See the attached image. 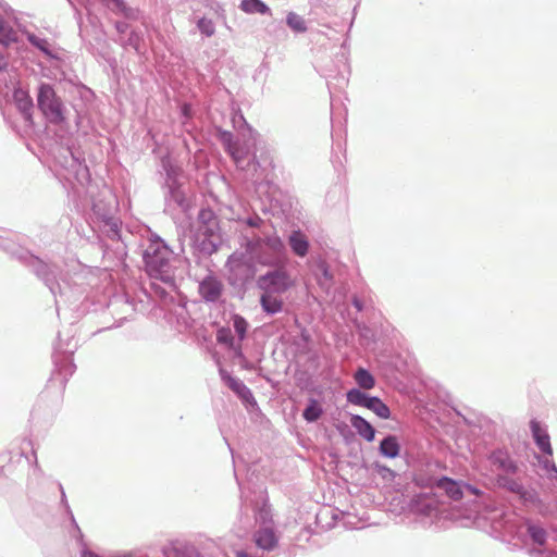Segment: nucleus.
I'll use <instances>...</instances> for the list:
<instances>
[{
    "mask_svg": "<svg viewBox=\"0 0 557 557\" xmlns=\"http://www.w3.org/2000/svg\"><path fill=\"white\" fill-rule=\"evenodd\" d=\"M55 176L83 206L92 202L89 169L70 148L63 149L55 159Z\"/></svg>",
    "mask_w": 557,
    "mask_h": 557,
    "instance_id": "1",
    "label": "nucleus"
},
{
    "mask_svg": "<svg viewBox=\"0 0 557 557\" xmlns=\"http://www.w3.org/2000/svg\"><path fill=\"white\" fill-rule=\"evenodd\" d=\"M145 270L150 278H174L171 272L176 264H184L186 260L174 255L168 244L158 235L151 234L143 251Z\"/></svg>",
    "mask_w": 557,
    "mask_h": 557,
    "instance_id": "2",
    "label": "nucleus"
},
{
    "mask_svg": "<svg viewBox=\"0 0 557 557\" xmlns=\"http://www.w3.org/2000/svg\"><path fill=\"white\" fill-rule=\"evenodd\" d=\"M222 244V234L218 215L210 208H202L197 216L191 237L195 256L209 257L216 252Z\"/></svg>",
    "mask_w": 557,
    "mask_h": 557,
    "instance_id": "3",
    "label": "nucleus"
},
{
    "mask_svg": "<svg viewBox=\"0 0 557 557\" xmlns=\"http://www.w3.org/2000/svg\"><path fill=\"white\" fill-rule=\"evenodd\" d=\"M162 168L165 172V208L166 213H172L175 209H180L182 212H187L190 208V200L186 197V194L180 183L177 182L178 169L175 168L170 159H162Z\"/></svg>",
    "mask_w": 557,
    "mask_h": 557,
    "instance_id": "4",
    "label": "nucleus"
},
{
    "mask_svg": "<svg viewBox=\"0 0 557 557\" xmlns=\"http://www.w3.org/2000/svg\"><path fill=\"white\" fill-rule=\"evenodd\" d=\"M37 107L49 123L60 125L65 121V106L50 84L38 86Z\"/></svg>",
    "mask_w": 557,
    "mask_h": 557,
    "instance_id": "5",
    "label": "nucleus"
},
{
    "mask_svg": "<svg viewBox=\"0 0 557 557\" xmlns=\"http://www.w3.org/2000/svg\"><path fill=\"white\" fill-rule=\"evenodd\" d=\"M256 523L258 529L252 535L253 543L262 550H273L278 544V537L274 530V520L269 506L264 505L260 508Z\"/></svg>",
    "mask_w": 557,
    "mask_h": 557,
    "instance_id": "6",
    "label": "nucleus"
},
{
    "mask_svg": "<svg viewBox=\"0 0 557 557\" xmlns=\"http://www.w3.org/2000/svg\"><path fill=\"white\" fill-rule=\"evenodd\" d=\"M261 285L263 290L260 296V302L267 313L274 314L282 310L283 307V293L286 290L287 285L284 281H263Z\"/></svg>",
    "mask_w": 557,
    "mask_h": 557,
    "instance_id": "7",
    "label": "nucleus"
},
{
    "mask_svg": "<svg viewBox=\"0 0 557 557\" xmlns=\"http://www.w3.org/2000/svg\"><path fill=\"white\" fill-rule=\"evenodd\" d=\"M248 131L250 133V138L248 139V141L243 145L237 143L228 151V153L231 154V157L234 160L237 168L245 170V171H250V169L256 171L257 168L259 166V162L256 160V156H253L251 159H248V157L251 151V146L255 145L257 134L249 126H248Z\"/></svg>",
    "mask_w": 557,
    "mask_h": 557,
    "instance_id": "8",
    "label": "nucleus"
},
{
    "mask_svg": "<svg viewBox=\"0 0 557 557\" xmlns=\"http://www.w3.org/2000/svg\"><path fill=\"white\" fill-rule=\"evenodd\" d=\"M17 259L21 260L26 267L33 270V273L37 276L53 275L52 265L32 255L28 251H21L16 255Z\"/></svg>",
    "mask_w": 557,
    "mask_h": 557,
    "instance_id": "9",
    "label": "nucleus"
},
{
    "mask_svg": "<svg viewBox=\"0 0 557 557\" xmlns=\"http://www.w3.org/2000/svg\"><path fill=\"white\" fill-rule=\"evenodd\" d=\"M13 100L25 122L33 124L34 102L29 94L22 88H15L13 91Z\"/></svg>",
    "mask_w": 557,
    "mask_h": 557,
    "instance_id": "10",
    "label": "nucleus"
},
{
    "mask_svg": "<svg viewBox=\"0 0 557 557\" xmlns=\"http://www.w3.org/2000/svg\"><path fill=\"white\" fill-rule=\"evenodd\" d=\"M497 484L515 494H518L524 500H531L533 498V495L525 491L518 480L511 479L506 474H499L497 476Z\"/></svg>",
    "mask_w": 557,
    "mask_h": 557,
    "instance_id": "11",
    "label": "nucleus"
},
{
    "mask_svg": "<svg viewBox=\"0 0 557 557\" xmlns=\"http://www.w3.org/2000/svg\"><path fill=\"white\" fill-rule=\"evenodd\" d=\"M102 2L114 13L122 14L128 20H139L140 12L138 9L128 7L124 0H102Z\"/></svg>",
    "mask_w": 557,
    "mask_h": 557,
    "instance_id": "12",
    "label": "nucleus"
},
{
    "mask_svg": "<svg viewBox=\"0 0 557 557\" xmlns=\"http://www.w3.org/2000/svg\"><path fill=\"white\" fill-rule=\"evenodd\" d=\"M531 431L539 448L549 456L553 455V448L550 445L548 434L541 428L537 421H531Z\"/></svg>",
    "mask_w": 557,
    "mask_h": 557,
    "instance_id": "13",
    "label": "nucleus"
},
{
    "mask_svg": "<svg viewBox=\"0 0 557 557\" xmlns=\"http://www.w3.org/2000/svg\"><path fill=\"white\" fill-rule=\"evenodd\" d=\"M350 423L361 437L368 442H372L374 440V428L366 419L356 414L351 417Z\"/></svg>",
    "mask_w": 557,
    "mask_h": 557,
    "instance_id": "14",
    "label": "nucleus"
},
{
    "mask_svg": "<svg viewBox=\"0 0 557 557\" xmlns=\"http://www.w3.org/2000/svg\"><path fill=\"white\" fill-rule=\"evenodd\" d=\"M289 246L294 253L299 257H305L308 252L309 243L306 236L300 231H294L289 235Z\"/></svg>",
    "mask_w": 557,
    "mask_h": 557,
    "instance_id": "15",
    "label": "nucleus"
},
{
    "mask_svg": "<svg viewBox=\"0 0 557 557\" xmlns=\"http://www.w3.org/2000/svg\"><path fill=\"white\" fill-rule=\"evenodd\" d=\"M436 486L444 490L446 495L454 500H460L463 493L458 483L449 478H442L436 482Z\"/></svg>",
    "mask_w": 557,
    "mask_h": 557,
    "instance_id": "16",
    "label": "nucleus"
},
{
    "mask_svg": "<svg viewBox=\"0 0 557 557\" xmlns=\"http://www.w3.org/2000/svg\"><path fill=\"white\" fill-rule=\"evenodd\" d=\"M199 293L209 301H214L221 294L220 281H201L199 284Z\"/></svg>",
    "mask_w": 557,
    "mask_h": 557,
    "instance_id": "17",
    "label": "nucleus"
},
{
    "mask_svg": "<svg viewBox=\"0 0 557 557\" xmlns=\"http://www.w3.org/2000/svg\"><path fill=\"white\" fill-rule=\"evenodd\" d=\"M28 42L40 50L45 55L50 59H58V55L53 52V49L46 38L38 37L33 33H26Z\"/></svg>",
    "mask_w": 557,
    "mask_h": 557,
    "instance_id": "18",
    "label": "nucleus"
},
{
    "mask_svg": "<svg viewBox=\"0 0 557 557\" xmlns=\"http://www.w3.org/2000/svg\"><path fill=\"white\" fill-rule=\"evenodd\" d=\"M226 385L238 395L244 401L249 403L253 397L249 388L238 379L232 377L230 375L224 377Z\"/></svg>",
    "mask_w": 557,
    "mask_h": 557,
    "instance_id": "19",
    "label": "nucleus"
},
{
    "mask_svg": "<svg viewBox=\"0 0 557 557\" xmlns=\"http://www.w3.org/2000/svg\"><path fill=\"white\" fill-rule=\"evenodd\" d=\"M493 463L506 475L515 474L518 471L516 462L503 453L493 455Z\"/></svg>",
    "mask_w": 557,
    "mask_h": 557,
    "instance_id": "20",
    "label": "nucleus"
},
{
    "mask_svg": "<svg viewBox=\"0 0 557 557\" xmlns=\"http://www.w3.org/2000/svg\"><path fill=\"white\" fill-rule=\"evenodd\" d=\"M239 9L247 14H271L270 8L261 0H242Z\"/></svg>",
    "mask_w": 557,
    "mask_h": 557,
    "instance_id": "21",
    "label": "nucleus"
},
{
    "mask_svg": "<svg viewBox=\"0 0 557 557\" xmlns=\"http://www.w3.org/2000/svg\"><path fill=\"white\" fill-rule=\"evenodd\" d=\"M17 41V33L11 24L0 14V45L8 47Z\"/></svg>",
    "mask_w": 557,
    "mask_h": 557,
    "instance_id": "22",
    "label": "nucleus"
},
{
    "mask_svg": "<svg viewBox=\"0 0 557 557\" xmlns=\"http://www.w3.org/2000/svg\"><path fill=\"white\" fill-rule=\"evenodd\" d=\"M399 449L400 447L395 436H387L380 444L381 454L388 458L397 457Z\"/></svg>",
    "mask_w": 557,
    "mask_h": 557,
    "instance_id": "23",
    "label": "nucleus"
},
{
    "mask_svg": "<svg viewBox=\"0 0 557 557\" xmlns=\"http://www.w3.org/2000/svg\"><path fill=\"white\" fill-rule=\"evenodd\" d=\"M366 408L373 411L377 417L382 419H388L391 416L389 408L377 397H370Z\"/></svg>",
    "mask_w": 557,
    "mask_h": 557,
    "instance_id": "24",
    "label": "nucleus"
},
{
    "mask_svg": "<svg viewBox=\"0 0 557 557\" xmlns=\"http://www.w3.org/2000/svg\"><path fill=\"white\" fill-rule=\"evenodd\" d=\"M354 377L356 383L363 389H371L375 385L373 375L363 368H359Z\"/></svg>",
    "mask_w": 557,
    "mask_h": 557,
    "instance_id": "25",
    "label": "nucleus"
},
{
    "mask_svg": "<svg viewBox=\"0 0 557 557\" xmlns=\"http://www.w3.org/2000/svg\"><path fill=\"white\" fill-rule=\"evenodd\" d=\"M286 24L295 33H305L307 24L302 16L295 12H289L286 16Z\"/></svg>",
    "mask_w": 557,
    "mask_h": 557,
    "instance_id": "26",
    "label": "nucleus"
},
{
    "mask_svg": "<svg viewBox=\"0 0 557 557\" xmlns=\"http://www.w3.org/2000/svg\"><path fill=\"white\" fill-rule=\"evenodd\" d=\"M166 557H199L194 547H172L165 552Z\"/></svg>",
    "mask_w": 557,
    "mask_h": 557,
    "instance_id": "27",
    "label": "nucleus"
},
{
    "mask_svg": "<svg viewBox=\"0 0 557 557\" xmlns=\"http://www.w3.org/2000/svg\"><path fill=\"white\" fill-rule=\"evenodd\" d=\"M370 397L357 388H352L347 393L348 403L357 406L366 407Z\"/></svg>",
    "mask_w": 557,
    "mask_h": 557,
    "instance_id": "28",
    "label": "nucleus"
},
{
    "mask_svg": "<svg viewBox=\"0 0 557 557\" xmlns=\"http://www.w3.org/2000/svg\"><path fill=\"white\" fill-rule=\"evenodd\" d=\"M197 28L205 37H212L215 34L213 21L205 16L197 21Z\"/></svg>",
    "mask_w": 557,
    "mask_h": 557,
    "instance_id": "29",
    "label": "nucleus"
},
{
    "mask_svg": "<svg viewBox=\"0 0 557 557\" xmlns=\"http://www.w3.org/2000/svg\"><path fill=\"white\" fill-rule=\"evenodd\" d=\"M321 414L322 409L317 404V401H312L304 411V418L309 422L318 420Z\"/></svg>",
    "mask_w": 557,
    "mask_h": 557,
    "instance_id": "30",
    "label": "nucleus"
},
{
    "mask_svg": "<svg viewBox=\"0 0 557 557\" xmlns=\"http://www.w3.org/2000/svg\"><path fill=\"white\" fill-rule=\"evenodd\" d=\"M233 325L235 329V332L237 333L238 337L243 339L246 336V332L248 329L247 321L239 314L233 315Z\"/></svg>",
    "mask_w": 557,
    "mask_h": 557,
    "instance_id": "31",
    "label": "nucleus"
},
{
    "mask_svg": "<svg viewBox=\"0 0 557 557\" xmlns=\"http://www.w3.org/2000/svg\"><path fill=\"white\" fill-rule=\"evenodd\" d=\"M141 41H143L141 34L136 30H132L123 45L125 47L133 48L136 52L139 53Z\"/></svg>",
    "mask_w": 557,
    "mask_h": 557,
    "instance_id": "32",
    "label": "nucleus"
},
{
    "mask_svg": "<svg viewBox=\"0 0 557 557\" xmlns=\"http://www.w3.org/2000/svg\"><path fill=\"white\" fill-rule=\"evenodd\" d=\"M529 534L535 543L540 545L545 543L546 533L542 528L532 525L529 528Z\"/></svg>",
    "mask_w": 557,
    "mask_h": 557,
    "instance_id": "33",
    "label": "nucleus"
},
{
    "mask_svg": "<svg viewBox=\"0 0 557 557\" xmlns=\"http://www.w3.org/2000/svg\"><path fill=\"white\" fill-rule=\"evenodd\" d=\"M216 341L228 346L233 345V335L230 329L221 327L216 333Z\"/></svg>",
    "mask_w": 557,
    "mask_h": 557,
    "instance_id": "34",
    "label": "nucleus"
},
{
    "mask_svg": "<svg viewBox=\"0 0 557 557\" xmlns=\"http://www.w3.org/2000/svg\"><path fill=\"white\" fill-rule=\"evenodd\" d=\"M244 253H233L227 259V265L230 267L231 271H235L239 269L243 264Z\"/></svg>",
    "mask_w": 557,
    "mask_h": 557,
    "instance_id": "35",
    "label": "nucleus"
},
{
    "mask_svg": "<svg viewBox=\"0 0 557 557\" xmlns=\"http://www.w3.org/2000/svg\"><path fill=\"white\" fill-rule=\"evenodd\" d=\"M221 140L228 152L237 143L233 141V135L230 132H223L221 134Z\"/></svg>",
    "mask_w": 557,
    "mask_h": 557,
    "instance_id": "36",
    "label": "nucleus"
},
{
    "mask_svg": "<svg viewBox=\"0 0 557 557\" xmlns=\"http://www.w3.org/2000/svg\"><path fill=\"white\" fill-rule=\"evenodd\" d=\"M264 242L265 245L273 250H280L283 247V244L277 236H267Z\"/></svg>",
    "mask_w": 557,
    "mask_h": 557,
    "instance_id": "37",
    "label": "nucleus"
},
{
    "mask_svg": "<svg viewBox=\"0 0 557 557\" xmlns=\"http://www.w3.org/2000/svg\"><path fill=\"white\" fill-rule=\"evenodd\" d=\"M376 471L385 480H393L395 478V472L386 466L377 465Z\"/></svg>",
    "mask_w": 557,
    "mask_h": 557,
    "instance_id": "38",
    "label": "nucleus"
},
{
    "mask_svg": "<svg viewBox=\"0 0 557 557\" xmlns=\"http://www.w3.org/2000/svg\"><path fill=\"white\" fill-rule=\"evenodd\" d=\"M103 219L106 222V226H109V231L112 233V235L117 236L119 235V225H117L116 221L112 218L106 219L104 215H103Z\"/></svg>",
    "mask_w": 557,
    "mask_h": 557,
    "instance_id": "39",
    "label": "nucleus"
},
{
    "mask_svg": "<svg viewBox=\"0 0 557 557\" xmlns=\"http://www.w3.org/2000/svg\"><path fill=\"white\" fill-rule=\"evenodd\" d=\"M246 223L251 227H260L263 224V220L258 215L249 216Z\"/></svg>",
    "mask_w": 557,
    "mask_h": 557,
    "instance_id": "40",
    "label": "nucleus"
},
{
    "mask_svg": "<svg viewBox=\"0 0 557 557\" xmlns=\"http://www.w3.org/2000/svg\"><path fill=\"white\" fill-rule=\"evenodd\" d=\"M258 278L268 280V278H286V277L281 275V273L278 271L274 270V271H268L267 273L261 274Z\"/></svg>",
    "mask_w": 557,
    "mask_h": 557,
    "instance_id": "41",
    "label": "nucleus"
},
{
    "mask_svg": "<svg viewBox=\"0 0 557 557\" xmlns=\"http://www.w3.org/2000/svg\"><path fill=\"white\" fill-rule=\"evenodd\" d=\"M181 113L185 119H189L191 115V107L188 103H184L181 108Z\"/></svg>",
    "mask_w": 557,
    "mask_h": 557,
    "instance_id": "42",
    "label": "nucleus"
},
{
    "mask_svg": "<svg viewBox=\"0 0 557 557\" xmlns=\"http://www.w3.org/2000/svg\"><path fill=\"white\" fill-rule=\"evenodd\" d=\"M115 29L120 33V34H124L127 29H128V24L125 23V22H116L115 23Z\"/></svg>",
    "mask_w": 557,
    "mask_h": 557,
    "instance_id": "43",
    "label": "nucleus"
},
{
    "mask_svg": "<svg viewBox=\"0 0 557 557\" xmlns=\"http://www.w3.org/2000/svg\"><path fill=\"white\" fill-rule=\"evenodd\" d=\"M319 268L322 271L324 278H333V275L329 273L325 262H321Z\"/></svg>",
    "mask_w": 557,
    "mask_h": 557,
    "instance_id": "44",
    "label": "nucleus"
},
{
    "mask_svg": "<svg viewBox=\"0 0 557 557\" xmlns=\"http://www.w3.org/2000/svg\"><path fill=\"white\" fill-rule=\"evenodd\" d=\"M8 66V62L3 54L0 52V71L4 70Z\"/></svg>",
    "mask_w": 557,
    "mask_h": 557,
    "instance_id": "45",
    "label": "nucleus"
},
{
    "mask_svg": "<svg viewBox=\"0 0 557 557\" xmlns=\"http://www.w3.org/2000/svg\"><path fill=\"white\" fill-rule=\"evenodd\" d=\"M9 246H10V244L5 239L0 237V248H3L7 250V249H9Z\"/></svg>",
    "mask_w": 557,
    "mask_h": 557,
    "instance_id": "46",
    "label": "nucleus"
},
{
    "mask_svg": "<svg viewBox=\"0 0 557 557\" xmlns=\"http://www.w3.org/2000/svg\"><path fill=\"white\" fill-rule=\"evenodd\" d=\"M354 306L357 308L358 311L362 310L361 301L357 298L354 299Z\"/></svg>",
    "mask_w": 557,
    "mask_h": 557,
    "instance_id": "47",
    "label": "nucleus"
},
{
    "mask_svg": "<svg viewBox=\"0 0 557 557\" xmlns=\"http://www.w3.org/2000/svg\"><path fill=\"white\" fill-rule=\"evenodd\" d=\"M251 180L253 181V183L258 186V188H261L262 187V183H259L258 182V177L255 176V174L251 175Z\"/></svg>",
    "mask_w": 557,
    "mask_h": 557,
    "instance_id": "48",
    "label": "nucleus"
},
{
    "mask_svg": "<svg viewBox=\"0 0 557 557\" xmlns=\"http://www.w3.org/2000/svg\"><path fill=\"white\" fill-rule=\"evenodd\" d=\"M202 278L209 280L214 278L211 272H208Z\"/></svg>",
    "mask_w": 557,
    "mask_h": 557,
    "instance_id": "49",
    "label": "nucleus"
},
{
    "mask_svg": "<svg viewBox=\"0 0 557 557\" xmlns=\"http://www.w3.org/2000/svg\"><path fill=\"white\" fill-rule=\"evenodd\" d=\"M84 557H99V556H97L96 554H92V553H87L84 555Z\"/></svg>",
    "mask_w": 557,
    "mask_h": 557,
    "instance_id": "50",
    "label": "nucleus"
}]
</instances>
